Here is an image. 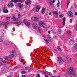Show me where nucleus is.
Here are the masks:
<instances>
[{"instance_id": "obj_12", "label": "nucleus", "mask_w": 77, "mask_h": 77, "mask_svg": "<svg viewBox=\"0 0 77 77\" xmlns=\"http://www.w3.org/2000/svg\"><path fill=\"white\" fill-rule=\"evenodd\" d=\"M36 12L39 11V9H40V7L39 6H36Z\"/></svg>"}, {"instance_id": "obj_36", "label": "nucleus", "mask_w": 77, "mask_h": 77, "mask_svg": "<svg viewBox=\"0 0 77 77\" xmlns=\"http://www.w3.org/2000/svg\"><path fill=\"white\" fill-rule=\"evenodd\" d=\"M11 17H7L6 18V19L7 20H10V19H11Z\"/></svg>"}, {"instance_id": "obj_1", "label": "nucleus", "mask_w": 77, "mask_h": 77, "mask_svg": "<svg viewBox=\"0 0 77 77\" xmlns=\"http://www.w3.org/2000/svg\"><path fill=\"white\" fill-rule=\"evenodd\" d=\"M74 71L73 68H71L70 70L68 72V74L73 75L74 77H77V75H76V74L74 73Z\"/></svg>"}, {"instance_id": "obj_41", "label": "nucleus", "mask_w": 77, "mask_h": 77, "mask_svg": "<svg viewBox=\"0 0 77 77\" xmlns=\"http://www.w3.org/2000/svg\"><path fill=\"white\" fill-rule=\"evenodd\" d=\"M14 24H18V22H14Z\"/></svg>"}, {"instance_id": "obj_34", "label": "nucleus", "mask_w": 77, "mask_h": 77, "mask_svg": "<svg viewBox=\"0 0 77 77\" xmlns=\"http://www.w3.org/2000/svg\"><path fill=\"white\" fill-rule=\"evenodd\" d=\"M11 8H13L14 6V4L11 3Z\"/></svg>"}, {"instance_id": "obj_37", "label": "nucleus", "mask_w": 77, "mask_h": 77, "mask_svg": "<svg viewBox=\"0 0 77 77\" xmlns=\"http://www.w3.org/2000/svg\"><path fill=\"white\" fill-rule=\"evenodd\" d=\"M25 69H30V67H26L25 68Z\"/></svg>"}, {"instance_id": "obj_26", "label": "nucleus", "mask_w": 77, "mask_h": 77, "mask_svg": "<svg viewBox=\"0 0 77 77\" xmlns=\"http://www.w3.org/2000/svg\"><path fill=\"white\" fill-rule=\"evenodd\" d=\"M70 3V1L69 0L67 2V7L68 8V5H69V3Z\"/></svg>"}, {"instance_id": "obj_6", "label": "nucleus", "mask_w": 77, "mask_h": 77, "mask_svg": "<svg viewBox=\"0 0 77 77\" xmlns=\"http://www.w3.org/2000/svg\"><path fill=\"white\" fill-rule=\"evenodd\" d=\"M67 14L70 17H73V13H72V12L71 11L68 12Z\"/></svg>"}, {"instance_id": "obj_42", "label": "nucleus", "mask_w": 77, "mask_h": 77, "mask_svg": "<svg viewBox=\"0 0 77 77\" xmlns=\"http://www.w3.org/2000/svg\"><path fill=\"white\" fill-rule=\"evenodd\" d=\"M21 73L22 74H25V73H26V72H25V71H23L21 72Z\"/></svg>"}, {"instance_id": "obj_48", "label": "nucleus", "mask_w": 77, "mask_h": 77, "mask_svg": "<svg viewBox=\"0 0 77 77\" xmlns=\"http://www.w3.org/2000/svg\"><path fill=\"white\" fill-rule=\"evenodd\" d=\"M75 29H77V25L75 26Z\"/></svg>"}, {"instance_id": "obj_14", "label": "nucleus", "mask_w": 77, "mask_h": 77, "mask_svg": "<svg viewBox=\"0 0 77 77\" xmlns=\"http://www.w3.org/2000/svg\"><path fill=\"white\" fill-rule=\"evenodd\" d=\"M57 33L58 34H61L62 33V30L61 29H58L57 30Z\"/></svg>"}, {"instance_id": "obj_50", "label": "nucleus", "mask_w": 77, "mask_h": 77, "mask_svg": "<svg viewBox=\"0 0 77 77\" xmlns=\"http://www.w3.org/2000/svg\"><path fill=\"white\" fill-rule=\"evenodd\" d=\"M8 7H9V6H10L9 4H8Z\"/></svg>"}, {"instance_id": "obj_15", "label": "nucleus", "mask_w": 77, "mask_h": 77, "mask_svg": "<svg viewBox=\"0 0 77 77\" xmlns=\"http://www.w3.org/2000/svg\"><path fill=\"white\" fill-rule=\"evenodd\" d=\"M42 14H44L45 13V8H42Z\"/></svg>"}, {"instance_id": "obj_17", "label": "nucleus", "mask_w": 77, "mask_h": 77, "mask_svg": "<svg viewBox=\"0 0 77 77\" xmlns=\"http://www.w3.org/2000/svg\"><path fill=\"white\" fill-rule=\"evenodd\" d=\"M66 20V18L64 17L63 19V25H65V21Z\"/></svg>"}, {"instance_id": "obj_24", "label": "nucleus", "mask_w": 77, "mask_h": 77, "mask_svg": "<svg viewBox=\"0 0 77 77\" xmlns=\"http://www.w3.org/2000/svg\"><path fill=\"white\" fill-rule=\"evenodd\" d=\"M44 40L45 41V42H46V43H47L48 44L49 43V42H48L47 39L46 38H44Z\"/></svg>"}, {"instance_id": "obj_3", "label": "nucleus", "mask_w": 77, "mask_h": 77, "mask_svg": "<svg viewBox=\"0 0 77 77\" xmlns=\"http://www.w3.org/2000/svg\"><path fill=\"white\" fill-rule=\"evenodd\" d=\"M23 23L25 24L28 27H30V23L28 22L27 20H24L23 21Z\"/></svg>"}, {"instance_id": "obj_8", "label": "nucleus", "mask_w": 77, "mask_h": 77, "mask_svg": "<svg viewBox=\"0 0 77 77\" xmlns=\"http://www.w3.org/2000/svg\"><path fill=\"white\" fill-rule=\"evenodd\" d=\"M30 3H31V1L30 0H26L25 4L27 5H30L31 4Z\"/></svg>"}, {"instance_id": "obj_53", "label": "nucleus", "mask_w": 77, "mask_h": 77, "mask_svg": "<svg viewBox=\"0 0 77 77\" xmlns=\"http://www.w3.org/2000/svg\"><path fill=\"white\" fill-rule=\"evenodd\" d=\"M52 77H55V76H52Z\"/></svg>"}, {"instance_id": "obj_47", "label": "nucleus", "mask_w": 77, "mask_h": 77, "mask_svg": "<svg viewBox=\"0 0 77 77\" xmlns=\"http://www.w3.org/2000/svg\"><path fill=\"white\" fill-rule=\"evenodd\" d=\"M48 33L49 34H50V31H48Z\"/></svg>"}, {"instance_id": "obj_45", "label": "nucleus", "mask_w": 77, "mask_h": 77, "mask_svg": "<svg viewBox=\"0 0 77 77\" xmlns=\"http://www.w3.org/2000/svg\"><path fill=\"white\" fill-rule=\"evenodd\" d=\"M52 1L53 2V3H55V2H56L55 0H52Z\"/></svg>"}, {"instance_id": "obj_4", "label": "nucleus", "mask_w": 77, "mask_h": 77, "mask_svg": "<svg viewBox=\"0 0 77 77\" xmlns=\"http://www.w3.org/2000/svg\"><path fill=\"white\" fill-rule=\"evenodd\" d=\"M58 59L59 63L60 64H62V63H63V60L60 57H58Z\"/></svg>"}, {"instance_id": "obj_39", "label": "nucleus", "mask_w": 77, "mask_h": 77, "mask_svg": "<svg viewBox=\"0 0 77 77\" xmlns=\"http://www.w3.org/2000/svg\"><path fill=\"white\" fill-rule=\"evenodd\" d=\"M60 3V2H58V3H57V7H59V4Z\"/></svg>"}, {"instance_id": "obj_49", "label": "nucleus", "mask_w": 77, "mask_h": 77, "mask_svg": "<svg viewBox=\"0 0 77 77\" xmlns=\"http://www.w3.org/2000/svg\"><path fill=\"white\" fill-rule=\"evenodd\" d=\"M75 15H77V12H75Z\"/></svg>"}, {"instance_id": "obj_55", "label": "nucleus", "mask_w": 77, "mask_h": 77, "mask_svg": "<svg viewBox=\"0 0 77 77\" xmlns=\"http://www.w3.org/2000/svg\"><path fill=\"white\" fill-rule=\"evenodd\" d=\"M58 2H59V0H58Z\"/></svg>"}, {"instance_id": "obj_30", "label": "nucleus", "mask_w": 77, "mask_h": 77, "mask_svg": "<svg viewBox=\"0 0 77 77\" xmlns=\"http://www.w3.org/2000/svg\"><path fill=\"white\" fill-rule=\"evenodd\" d=\"M46 74H48L49 75H52V74H51V73L48 72H47Z\"/></svg>"}, {"instance_id": "obj_33", "label": "nucleus", "mask_w": 77, "mask_h": 77, "mask_svg": "<svg viewBox=\"0 0 77 77\" xmlns=\"http://www.w3.org/2000/svg\"><path fill=\"white\" fill-rule=\"evenodd\" d=\"M67 35H70V34H71V32H70V31H68L67 32Z\"/></svg>"}, {"instance_id": "obj_18", "label": "nucleus", "mask_w": 77, "mask_h": 77, "mask_svg": "<svg viewBox=\"0 0 77 77\" xmlns=\"http://www.w3.org/2000/svg\"><path fill=\"white\" fill-rule=\"evenodd\" d=\"M9 24V22L7 21L4 23V25H5V26H8V25Z\"/></svg>"}, {"instance_id": "obj_28", "label": "nucleus", "mask_w": 77, "mask_h": 77, "mask_svg": "<svg viewBox=\"0 0 77 77\" xmlns=\"http://www.w3.org/2000/svg\"><path fill=\"white\" fill-rule=\"evenodd\" d=\"M38 30L39 32H40V33H41V30H42L41 28L39 27L38 28Z\"/></svg>"}, {"instance_id": "obj_40", "label": "nucleus", "mask_w": 77, "mask_h": 77, "mask_svg": "<svg viewBox=\"0 0 77 77\" xmlns=\"http://www.w3.org/2000/svg\"><path fill=\"white\" fill-rule=\"evenodd\" d=\"M42 72L43 73H44V74H46V73H47V71L44 72V71H42Z\"/></svg>"}, {"instance_id": "obj_35", "label": "nucleus", "mask_w": 77, "mask_h": 77, "mask_svg": "<svg viewBox=\"0 0 77 77\" xmlns=\"http://www.w3.org/2000/svg\"><path fill=\"white\" fill-rule=\"evenodd\" d=\"M63 17V15H62V14H61L59 16V17L60 18H62V17Z\"/></svg>"}, {"instance_id": "obj_51", "label": "nucleus", "mask_w": 77, "mask_h": 77, "mask_svg": "<svg viewBox=\"0 0 77 77\" xmlns=\"http://www.w3.org/2000/svg\"><path fill=\"white\" fill-rule=\"evenodd\" d=\"M45 77H48V76L47 75H45Z\"/></svg>"}, {"instance_id": "obj_7", "label": "nucleus", "mask_w": 77, "mask_h": 77, "mask_svg": "<svg viewBox=\"0 0 77 77\" xmlns=\"http://www.w3.org/2000/svg\"><path fill=\"white\" fill-rule=\"evenodd\" d=\"M12 18L14 21H18L19 20V18H16V17H15V15H14L13 16Z\"/></svg>"}, {"instance_id": "obj_46", "label": "nucleus", "mask_w": 77, "mask_h": 77, "mask_svg": "<svg viewBox=\"0 0 77 77\" xmlns=\"http://www.w3.org/2000/svg\"><path fill=\"white\" fill-rule=\"evenodd\" d=\"M22 77H26V76L24 75H22Z\"/></svg>"}, {"instance_id": "obj_5", "label": "nucleus", "mask_w": 77, "mask_h": 77, "mask_svg": "<svg viewBox=\"0 0 77 77\" xmlns=\"http://www.w3.org/2000/svg\"><path fill=\"white\" fill-rule=\"evenodd\" d=\"M31 19L32 21H36L39 19V17H31Z\"/></svg>"}, {"instance_id": "obj_9", "label": "nucleus", "mask_w": 77, "mask_h": 77, "mask_svg": "<svg viewBox=\"0 0 77 77\" xmlns=\"http://www.w3.org/2000/svg\"><path fill=\"white\" fill-rule=\"evenodd\" d=\"M11 2H14V3H17V2H21V0H12Z\"/></svg>"}, {"instance_id": "obj_32", "label": "nucleus", "mask_w": 77, "mask_h": 77, "mask_svg": "<svg viewBox=\"0 0 77 77\" xmlns=\"http://www.w3.org/2000/svg\"><path fill=\"white\" fill-rule=\"evenodd\" d=\"M49 4L50 5H53V2H52L51 1L49 2Z\"/></svg>"}, {"instance_id": "obj_25", "label": "nucleus", "mask_w": 77, "mask_h": 77, "mask_svg": "<svg viewBox=\"0 0 77 77\" xmlns=\"http://www.w3.org/2000/svg\"><path fill=\"white\" fill-rule=\"evenodd\" d=\"M3 37H1L0 38V42H3Z\"/></svg>"}, {"instance_id": "obj_38", "label": "nucleus", "mask_w": 77, "mask_h": 77, "mask_svg": "<svg viewBox=\"0 0 77 77\" xmlns=\"http://www.w3.org/2000/svg\"><path fill=\"white\" fill-rule=\"evenodd\" d=\"M69 22L70 23H72V19H70L69 20Z\"/></svg>"}, {"instance_id": "obj_23", "label": "nucleus", "mask_w": 77, "mask_h": 77, "mask_svg": "<svg viewBox=\"0 0 77 77\" xmlns=\"http://www.w3.org/2000/svg\"><path fill=\"white\" fill-rule=\"evenodd\" d=\"M18 24H19V25H21V26L23 25V23L21 22H18Z\"/></svg>"}, {"instance_id": "obj_31", "label": "nucleus", "mask_w": 77, "mask_h": 77, "mask_svg": "<svg viewBox=\"0 0 77 77\" xmlns=\"http://www.w3.org/2000/svg\"><path fill=\"white\" fill-rule=\"evenodd\" d=\"M57 49L58 50H59L60 51H62V50L60 48V47L59 46L57 48Z\"/></svg>"}, {"instance_id": "obj_56", "label": "nucleus", "mask_w": 77, "mask_h": 77, "mask_svg": "<svg viewBox=\"0 0 77 77\" xmlns=\"http://www.w3.org/2000/svg\"><path fill=\"white\" fill-rule=\"evenodd\" d=\"M70 42H71V41Z\"/></svg>"}, {"instance_id": "obj_27", "label": "nucleus", "mask_w": 77, "mask_h": 77, "mask_svg": "<svg viewBox=\"0 0 77 77\" xmlns=\"http://www.w3.org/2000/svg\"><path fill=\"white\" fill-rule=\"evenodd\" d=\"M47 38L49 41H51V38L50 36H48Z\"/></svg>"}, {"instance_id": "obj_44", "label": "nucleus", "mask_w": 77, "mask_h": 77, "mask_svg": "<svg viewBox=\"0 0 77 77\" xmlns=\"http://www.w3.org/2000/svg\"><path fill=\"white\" fill-rule=\"evenodd\" d=\"M40 77V75L39 74H38L37 75V77Z\"/></svg>"}, {"instance_id": "obj_52", "label": "nucleus", "mask_w": 77, "mask_h": 77, "mask_svg": "<svg viewBox=\"0 0 77 77\" xmlns=\"http://www.w3.org/2000/svg\"><path fill=\"white\" fill-rule=\"evenodd\" d=\"M49 14L50 15H51V14L50 13H49Z\"/></svg>"}, {"instance_id": "obj_22", "label": "nucleus", "mask_w": 77, "mask_h": 77, "mask_svg": "<svg viewBox=\"0 0 77 77\" xmlns=\"http://www.w3.org/2000/svg\"><path fill=\"white\" fill-rule=\"evenodd\" d=\"M68 61H70V60H71V58L69 56H67L66 57Z\"/></svg>"}, {"instance_id": "obj_57", "label": "nucleus", "mask_w": 77, "mask_h": 77, "mask_svg": "<svg viewBox=\"0 0 77 77\" xmlns=\"http://www.w3.org/2000/svg\"><path fill=\"white\" fill-rule=\"evenodd\" d=\"M55 38H56V37L55 36Z\"/></svg>"}, {"instance_id": "obj_2", "label": "nucleus", "mask_w": 77, "mask_h": 77, "mask_svg": "<svg viewBox=\"0 0 77 77\" xmlns=\"http://www.w3.org/2000/svg\"><path fill=\"white\" fill-rule=\"evenodd\" d=\"M38 25L40 26H42V27H43V28H46V25H45V24L43 23V22H39Z\"/></svg>"}, {"instance_id": "obj_13", "label": "nucleus", "mask_w": 77, "mask_h": 77, "mask_svg": "<svg viewBox=\"0 0 77 77\" xmlns=\"http://www.w3.org/2000/svg\"><path fill=\"white\" fill-rule=\"evenodd\" d=\"M37 25L36 24V23H33L32 25L33 28V29H36V28Z\"/></svg>"}, {"instance_id": "obj_10", "label": "nucleus", "mask_w": 77, "mask_h": 77, "mask_svg": "<svg viewBox=\"0 0 77 77\" xmlns=\"http://www.w3.org/2000/svg\"><path fill=\"white\" fill-rule=\"evenodd\" d=\"M3 12L4 13H8V11L6 9V8H3Z\"/></svg>"}, {"instance_id": "obj_21", "label": "nucleus", "mask_w": 77, "mask_h": 77, "mask_svg": "<svg viewBox=\"0 0 77 77\" xmlns=\"http://www.w3.org/2000/svg\"><path fill=\"white\" fill-rule=\"evenodd\" d=\"M5 59L6 60H9V59H10V57H6L5 58Z\"/></svg>"}, {"instance_id": "obj_54", "label": "nucleus", "mask_w": 77, "mask_h": 77, "mask_svg": "<svg viewBox=\"0 0 77 77\" xmlns=\"http://www.w3.org/2000/svg\"><path fill=\"white\" fill-rule=\"evenodd\" d=\"M56 77H60V76H57Z\"/></svg>"}, {"instance_id": "obj_19", "label": "nucleus", "mask_w": 77, "mask_h": 77, "mask_svg": "<svg viewBox=\"0 0 77 77\" xmlns=\"http://www.w3.org/2000/svg\"><path fill=\"white\" fill-rule=\"evenodd\" d=\"M3 61L2 58H0V64H3Z\"/></svg>"}, {"instance_id": "obj_11", "label": "nucleus", "mask_w": 77, "mask_h": 77, "mask_svg": "<svg viewBox=\"0 0 77 77\" xmlns=\"http://www.w3.org/2000/svg\"><path fill=\"white\" fill-rule=\"evenodd\" d=\"M10 54L12 57H14L15 55L14 52L13 51H11L10 52Z\"/></svg>"}, {"instance_id": "obj_29", "label": "nucleus", "mask_w": 77, "mask_h": 77, "mask_svg": "<svg viewBox=\"0 0 77 77\" xmlns=\"http://www.w3.org/2000/svg\"><path fill=\"white\" fill-rule=\"evenodd\" d=\"M23 15H21V14H18V18H21V17Z\"/></svg>"}, {"instance_id": "obj_16", "label": "nucleus", "mask_w": 77, "mask_h": 77, "mask_svg": "<svg viewBox=\"0 0 77 77\" xmlns=\"http://www.w3.org/2000/svg\"><path fill=\"white\" fill-rule=\"evenodd\" d=\"M52 13H53V14L54 15V14H56V15H58V13L57 11H54L52 12Z\"/></svg>"}, {"instance_id": "obj_20", "label": "nucleus", "mask_w": 77, "mask_h": 77, "mask_svg": "<svg viewBox=\"0 0 77 77\" xmlns=\"http://www.w3.org/2000/svg\"><path fill=\"white\" fill-rule=\"evenodd\" d=\"M18 5L19 8H22V7H23V5L22 4L20 3L18 4Z\"/></svg>"}, {"instance_id": "obj_43", "label": "nucleus", "mask_w": 77, "mask_h": 77, "mask_svg": "<svg viewBox=\"0 0 77 77\" xmlns=\"http://www.w3.org/2000/svg\"><path fill=\"white\" fill-rule=\"evenodd\" d=\"M75 47L76 49H77V45H75Z\"/></svg>"}]
</instances>
